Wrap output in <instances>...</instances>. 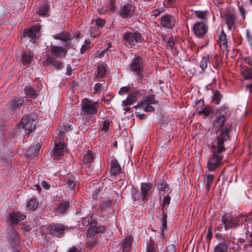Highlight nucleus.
Listing matches in <instances>:
<instances>
[{
  "label": "nucleus",
  "instance_id": "obj_1",
  "mask_svg": "<svg viewBox=\"0 0 252 252\" xmlns=\"http://www.w3.org/2000/svg\"><path fill=\"white\" fill-rule=\"evenodd\" d=\"M230 128L228 125H226L221 131V134L217 136V140L211 148L212 151V156L207 163V168L210 171H214L222 163V157L219 155L225 150L224 142L229 140L228 130Z\"/></svg>",
  "mask_w": 252,
  "mask_h": 252
},
{
  "label": "nucleus",
  "instance_id": "obj_2",
  "mask_svg": "<svg viewBox=\"0 0 252 252\" xmlns=\"http://www.w3.org/2000/svg\"><path fill=\"white\" fill-rule=\"evenodd\" d=\"M81 105V115L90 121L92 120V116L94 115L97 112L98 102L85 98L82 100Z\"/></svg>",
  "mask_w": 252,
  "mask_h": 252
},
{
  "label": "nucleus",
  "instance_id": "obj_3",
  "mask_svg": "<svg viewBox=\"0 0 252 252\" xmlns=\"http://www.w3.org/2000/svg\"><path fill=\"white\" fill-rule=\"evenodd\" d=\"M37 118V115L34 113L23 116L18 125L19 128H24L27 134H30L35 128V125Z\"/></svg>",
  "mask_w": 252,
  "mask_h": 252
},
{
  "label": "nucleus",
  "instance_id": "obj_4",
  "mask_svg": "<svg viewBox=\"0 0 252 252\" xmlns=\"http://www.w3.org/2000/svg\"><path fill=\"white\" fill-rule=\"evenodd\" d=\"M48 230L52 237L61 238L69 230V227L61 223H51L49 225Z\"/></svg>",
  "mask_w": 252,
  "mask_h": 252
},
{
  "label": "nucleus",
  "instance_id": "obj_5",
  "mask_svg": "<svg viewBox=\"0 0 252 252\" xmlns=\"http://www.w3.org/2000/svg\"><path fill=\"white\" fill-rule=\"evenodd\" d=\"M221 220L224 224V230L227 231L232 227L235 228L241 225L244 221V219L240 218V216L233 218L230 216L225 214L221 217Z\"/></svg>",
  "mask_w": 252,
  "mask_h": 252
},
{
  "label": "nucleus",
  "instance_id": "obj_6",
  "mask_svg": "<svg viewBox=\"0 0 252 252\" xmlns=\"http://www.w3.org/2000/svg\"><path fill=\"white\" fill-rule=\"evenodd\" d=\"M123 39L126 43L135 46L137 43H141L143 38L141 34L137 32H128L124 33Z\"/></svg>",
  "mask_w": 252,
  "mask_h": 252
},
{
  "label": "nucleus",
  "instance_id": "obj_7",
  "mask_svg": "<svg viewBox=\"0 0 252 252\" xmlns=\"http://www.w3.org/2000/svg\"><path fill=\"white\" fill-rule=\"evenodd\" d=\"M158 104V101L156 99L154 95L147 96L144 98L143 100L138 103L139 106H141L145 112H154L155 108L152 105Z\"/></svg>",
  "mask_w": 252,
  "mask_h": 252
},
{
  "label": "nucleus",
  "instance_id": "obj_8",
  "mask_svg": "<svg viewBox=\"0 0 252 252\" xmlns=\"http://www.w3.org/2000/svg\"><path fill=\"white\" fill-rule=\"evenodd\" d=\"M105 230L106 228L104 225H98L96 221L93 220L90 223L86 236L87 237L90 238L96 234L104 233Z\"/></svg>",
  "mask_w": 252,
  "mask_h": 252
},
{
  "label": "nucleus",
  "instance_id": "obj_9",
  "mask_svg": "<svg viewBox=\"0 0 252 252\" xmlns=\"http://www.w3.org/2000/svg\"><path fill=\"white\" fill-rule=\"evenodd\" d=\"M25 216L24 214L18 212H10L6 217L7 223L11 224L13 226L17 225L20 221L24 220L25 219Z\"/></svg>",
  "mask_w": 252,
  "mask_h": 252
},
{
  "label": "nucleus",
  "instance_id": "obj_10",
  "mask_svg": "<svg viewBox=\"0 0 252 252\" xmlns=\"http://www.w3.org/2000/svg\"><path fill=\"white\" fill-rule=\"evenodd\" d=\"M64 152V144L61 140L55 141V146L52 151V157L54 159H59L63 156Z\"/></svg>",
  "mask_w": 252,
  "mask_h": 252
},
{
  "label": "nucleus",
  "instance_id": "obj_11",
  "mask_svg": "<svg viewBox=\"0 0 252 252\" xmlns=\"http://www.w3.org/2000/svg\"><path fill=\"white\" fill-rule=\"evenodd\" d=\"M136 10V7L132 4H127L123 6L119 10V15L123 18L131 17Z\"/></svg>",
  "mask_w": 252,
  "mask_h": 252
},
{
  "label": "nucleus",
  "instance_id": "obj_12",
  "mask_svg": "<svg viewBox=\"0 0 252 252\" xmlns=\"http://www.w3.org/2000/svg\"><path fill=\"white\" fill-rule=\"evenodd\" d=\"M160 24L166 28H173L176 24V20L174 16L170 15H166L161 16L159 19Z\"/></svg>",
  "mask_w": 252,
  "mask_h": 252
},
{
  "label": "nucleus",
  "instance_id": "obj_13",
  "mask_svg": "<svg viewBox=\"0 0 252 252\" xmlns=\"http://www.w3.org/2000/svg\"><path fill=\"white\" fill-rule=\"evenodd\" d=\"M53 38L56 40H61L63 42L64 47H68L71 43V35L67 32H62L54 35Z\"/></svg>",
  "mask_w": 252,
  "mask_h": 252
},
{
  "label": "nucleus",
  "instance_id": "obj_14",
  "mask_svg": "<svg viewBox=\"0 0 252 252\" xmlns=\"http://www.w3.org/2000/svg\"><path fill=\"white\" fill-rule=\"evenodd\" d=\"M225 121V116L223 115H220L217 117V118L213 121V129L215 130L218 131L220 128H221L220 132L221 130L225 128L226 125H228L230 127V128L228 130V134L231 129V126L228 124H226L224 126V122ZM221 133H220V134ZM229 136V135L228 134Z\"/></svg>",
  "mask_w": 252,
  "mask_h": 252
},
{
  "label": "nucleus",
  "instance_id": "obj_15",
  "mask_svg": "<svg viewBox=\"0 0 252 252\" xmlns=\"http://www.w3.org/2000/svg\"><path fill=\"white\" fill-rule=\"evenodd\" d=\"M193 30L194 34L197 36L200 37L204 35L207 32V27L204 23L198 22L194 25Z\"/></svg>",
  "mask_w": 252,
  "mask_h": 252
},
{
  "label": "nucleus",
  "instance_id": "obj_16",
  "mask_svg": "<svg viewBox=\"0 0 252 252\" xmlns=\"http://www.w3.org/2000/svg\"><path fill=\"white\" fill-rule=\"evenodd\" d=\"M39 30L40 28L38 26L32 27L29 29L24 31L23 36L24 37H29L32 39L35 38L39 36Z\"/></svg>",
  "mask_w": 252,
  "mask_h": 252
},
{
  "label": "nucleus",
  "instance_id": "obj_17",
  "mask_svg": "<svg viewBox=\"0 0 252 252\" xmlns=\"http://www.w3.org/2000/svg\"><path fill=\"white\" fill-rule=\"evenodd\" d=\"M51 53L54 57L64 58L67 54V50L63 47L58 46H51Z\"/></svg>",
  "mask_w": 252,
  "mask_h": 252
},
{
  "label": "nucleus",
  "instance_id": "obj_18",
  "mask_svg": "<svg viewBox=\"0 0 252 252\" xmlns=\"http://www.w3.org/2000/svg\"><path fill=\"white\" fill-rule=\"evenodd\" d=\"M44 64L46 65H51L60 70L63 68V63L54 57L48 56L44 61Z\"/></svg>",
  "mask_w": 252,
  "mask_h": 252
},
{
  "label": "nucleus",
  "instance_id": "obj_19",
  "mask_svg": "<svg viewBox=\"0 0 252 252\" xmlns=\"http://www.w3.org/2000/svg\"><path fill=\"white\" fill-rule=\"evenodd\" d=\"M130 67L132 71H140L143 70V62L139 56L135 57L132 61Z\"/></svg>",
  "mask_w": 252,
  "mask_h": 252
},
{
  "label": "nucleus",
  "instance_id": "obj_20",
  "mask_svg": "<svg viewBox=\"0 0 252 252\" xmlns=\"http://www.w3.org/2000/svg\"><path fill=\"white\" fill-rule=\"evenodd\" d=\"M151 188L152 185L150 183H142L141 184L140 189L142 193V203H140V204L143 205L144 204V201L147 199V197L150 194Z\"/></svg>",
  "mask_w": 252,
  "mask_h": 252
},
{
  "label": "nucleus",
  "instance_id": "obj_21",
  "mask_svg": "<svg viewBox=\"0 0 252 252\" xmlns=\"http://www.w3.org/2000/svg\"><path fill=\"white\" fill-rule=\"evenodd\" d=\"M110 172L114 176H117L122 173V169L118 160H112L110 164Z\"/></svg>",
  "mask_w": 252,
  "mask_h": 252
},
{
  "label": "nucleus",
  "instance_id": "obj_22",
  "mask_svg": "<svg viewBox=\"0 0 252 252\" xmlns=\"http://www.w3.org/2000/svg\"><path fill=\"white\" fill-rule=\"evenodd\" d=\"M24 102V99L22 97L15 98L10 101L7 105L8 109L10 112H13L15 109L21 106Z\"/></svg>",
  "mask_w": 252,
  "mask_h": 252
},
{
  "label": "nucleus",
  "instance_id": "obj_23",
  "mask_svg": "<svg viewBox=\"0 0 252 252\" xmlns=\"http://www.w3.org/2000/svg\"><path fill=\"white\" fill-rule=\"evenodd\" d=\"M9 241L14 246H16L20 243V239L19 233L12 228L9 235Z\"/></svg>",
  "mask_w": 252,
  "mask_h": 252
},
{
  "label": "nucleus",
  "instance_id": "obj_24",
  "mask_svg": "<svg viewBox=\"0 0 252 252\" xmlns=\"http://www.w3.org/2000/svg\"><path fill=\"white\" fill-rule=\"evenodd\" d=\"M157 184L158 189L165 193H169L172 190V189L169 187L166 181L164 180H158L157 181Z\"/></svg>",
  "mask_w": 252,
  "mask_h": 252
},
{
  "label": "nucleus",
  "instance_id": "obj_25",
  "mask_svg": "<svg viewBox=\"0 0 252 252\" xmlns=\"http://www.w3.org/2000/svg\"><path fill=\"white\" fill-rule=\"evenodd\" d=\"M138 94V92L137 91L133 92L131 94H130L128 95L127 99L123 101L122 104L124 106L132 104L134 102L136 101Z\"/></svg>",
  "mask_w": 252,
  "mask_h": 252
},
{
  "label": "nucleus",
  "instance_id": "obj_26",
  "mask_svg": "<svg viewBox=\"0 0 252 252\" xmlns=\"http://www.w3.org/2000/svg\"><path fill=\"white\" fill-rule=\"evenodd\" d=\"M121 245L124 252L128 251L132 245L131 237L129 235L126 236L122 240Z\"/></svg>",
  "mask_w": 252,
  "mask_h": 252
},
{
  "label": "nucleus",
  "instance_id": "obj_27",
  "mask_svg": "<svg viewBox=\"0 0 252 252\" xmlns=\"http://www.w3.org/2000/svg\"><path fill=\"white\" fill-rule=\"evenodd\" d=\"M71 126L69 125H63L60 126L57 130L60 139H63L64 135L71 130Z\"/></svg>",
  "mask_w": 252,
  "mask_h": 252
},
{
  "label": "nucleus",
  "instance_id": "obj_28",
  "mask_svg": "<svg viewBox=\"0 0 252 252\" xmlns=\"http://www.w3.org/2000/svg\"><path fill=\"white\" fill-rule=\"evenodd\" d=\"M40 148L41 145L39 143L31 146L27 152V155L30 157L37 156L39 154Z\"/></svg>",
  "mask_w": 252,
  "mask_h": 252
},
{
  "label": "nucleus",
  "instance_id": "obj_29",
  "mask_svg": "<svg viewBox=\"0 0 252 252\" xmlns=\"http://www.w3.org/2000/svg\"><path fill=\"white\" fill-rule=\"evenodd\" d=\"M94 160L93 154L91 151H88L87 153L84 154L83 160L85 168L89 167V165Z\"/></svg>",
  "mask_w": 252,
  "mask_h": 252
},
{
  "label": "nucleus",
  "instance_id": "obj_30",
  "mask_svg": "<svg viewBox=\"0 0 252 252\" xmlns=\"http://www.w3.org/2000/svg\"><path fill=\"white\" fill-rule=\"evenodd\" d=\"M66 181L67 187H68L71 192H72L76 185L75 177L72 175L68 174L66 178Z\"/></svg>",
  "mask_w": 252,
  "mask_h": 252
},
{
  "label": "nucleus",
  "instance_id": "obj_31",
  "mask_svg": "<svg viewBox=\"0 0 252 252\" xmlns=\"http://www.w3.org/2000/svg\"><path fill=\"white\" fill-rule=\"evenodd\" d=\"M131 197L133 200V203L136 204V202L138 201H140V199H142V193L140 192L136 188H132L131 189ZM142 203V200L140 202L139 204Z\"/></svg>",
  "mask_w": 252,
  "mask_h": 252
},
{
  "label": "nucleus",
  "instance_id": "obj_32",
  "mask_svg": "<svg viewBox=\"0 0 252 252\" xmlns=\"http://www.w3.org/2000/svg\"><path fill=\"white\" fill-rule=\"evenodd\" d=\"M214 176L213 174L205 175L203 176L204 182L205 184V187L207 188L208 191L210 190L211 186L213 183Z\"/></svg>",
  "mask_w": 252,
  "mask_h": 252
},
{
  "label": "nucleus",
  "instance_id": "obj_33",
  "mask_svg": "<svg viewBox=\"0 0 252 252\" xmlns=\"http://www.w3.org/2000/svg\"><path fill=\"white\" fill-rule=\"evenodd\" d=\"M240 218L244 219L245 221L244 225L248 233L252 232V219H250L249 216H241Z\"/></svg>",
  "mask_w": 252,
  "mask_h": 252
},
{
  "label": "nucleus",
  "instance_id": "obj_34",
  "mask_svg": "<svg viewBox=\"0 0 252 252\" xmlns=\"http://www.w3.org/2000/svg\"><path fill=\"white\" fill-rule=\"evenodd\" d=\"M226 24L227 25L228 29H231L236 22V17L234 15L231 14H227L225 16Z\"/></svg>",
  "mask_w": 252,
  "mask_h": 252
},
{
  "label": "nucleus",
  "instance_id": "obj_35",
  "mask_svg": "<svg viewBox=\"0 0 252 252\" xmlns=\"http://www.w3.org/2000/svg\"><path fill=\"white\" fill-rule=\"evenodd\" d=\"M25 94L32 98H35L38 95V93L31 86H27L24 89Z\"/></svg>",
  "mask_w": 252,
  "mask_h": 252
},
{
  "label": "nucleus",
  "instance_id": "obj_36",
  "mask_svg": "<svg viewBox=\"0 0 252 252\" xmlns=\"http://www.w3.org/2000/svg\"><path fill=\"white\" fill-rule=\"evenodd\" d=\"M22 62L23 65H26L31 63L33 61V57L25 52L21 53Z\"/></svg>",
  "mask_w": 252,
  "mask_h": 252
},
{
  "label": "nucleus",
  "instance_id": "obj_37",
  "mask_svg": "<svg viewBox=\"0 0 252 252\" xmlns=\"http://www.w3.org/2000/svg\"><path fill=\"white\" fill-rule=\"evenodd\" d=\"M69 206L68 201H63L56 207V211L59 213H63L65 212Z\"/></svg>",
  "mask_w": 252,
  "mask_h": 252
},
{
  "label": "nucleus",
  "instance_id": "obj_38",
  "mask_svg": "<svg viewBox=\"0 0 252 252\" xmlns=\"http://www.w3.org/2000/svg\"><path fill=\"white\" fill-rule=\"evenodd\" d=\"M162 217L161 220V225L160 226L161 232L160 234L161 235L163 236L164 233L163 231L165 229H166L167 227V214L164 212L163 209L161 210Z\"/></svg>",
  "mask_w": 252,
  "mask_h": 252
},
{
  "label": "nucleus",
  "instance_id": "obj_39",
  "mask_svg": "<svg viewBox=\"0 0 252 252\" xmlns=\"http://www.w3.org/2000/svg\"><path fill=\"white\" fill-rule=\"evenodd\" d=\"M106 72V65L104 64H99L97 66V72L95 78H101L104 77Z\"/></svg>",
  "mask_w": 252,
  "mask_h": 252
},
{
  "label": "nucleus",
  "instance_id": "obj_40",
  "mask_svg": "<svg viewBox=\"0 0 252 252\" xmlns=\"http://www.w3.org/2000/svg\"><path fill=\"white\" fill-rule=\"evenodd\" d=\"M228 245L225 242L220 243L215 248L214 252H228Z\"/></svg>",
  "mask_w": 252,
  "mask_h": 252
},
{
  "label": "nucleus",
  "instance_id": "obj_41",
  "mask_svg": "<svg viewBox=\"0 0 252 252\" xmlns=\"http://www.w3.org/2000/svg\"><path fill=\"white\" fill-rule=\"evenodd\" d=\"M219 42L220 44L221 48L224 49L227 47V40L226 37V34L223 30L221 31L219 37Z\"/></svg>",
  "mask_w": 252,
  "mask_h": 252
},
{
  "label": "nucleus",
  "instance_id": "obj_42",
  "mask_svg": "<svg viewBox=\"0 0 252 252\" xmlns=\"http://www.w3.org/2000/svg\"><path fill=\"white\" fill-rule=\"evenodd\" d=\"M38 205V202L35 198H32L27 203V207L30 210H34Z\"/></svg>",
  "mask_w": 252,
  "mask_h": 252
},
{
  "label": "nucleus",
  "instance_id": "obj_43",
  "mask_svg": "<svg viewBox=\"0 0 252 252\" xmlns=\"http://www.w3.org/2000/svg\"><path fill=\"white\" fill-rule=\"evenodd\" d=\"M208 63H209V56L203 57L200 63V67L202 70H204L207 67Z\"/></svg>",
  "mask_w": 252,
  "mask_h": 252
},
{
  "label": "nucleus",
  "instance_id": "obj_44",
  "mask_svg": "<svg viewBox=\"0 0 252 252\" xmlns=\"http://www.w3.org/2000/svg\"><path fill=\"white\" fill-rule=\"evenodd\" d=\"M222 97V95L220 92L216 90L213 93V99L215 104H219L220 103Z\"/></svg>",
  "mask_w": 252,
  "mask_h": 252
},
{
  "label": "nucleus",
  "instance_id": "obj_45",
  "mask_svg": "<svg viewBox=\"0 0 252 252\" xmlns=\"http://www.w3.org/2000/svg\"><path fill=\"white\" fill-rule=\"evenodd\" d=\"M242 75L245 79L252 80V69L248 68L242 72Z\"/></svg>",
  "mask_w": 252,
  "mask_h": 252
},
{
  "label": "nucleus",
  "instance_id": "obj_46",
  "mask_svg": "<svg viewBox=\"0 0 252 252\" xmlns=\"http://www.w3.org/2000/svg\"><path fill=\"white\" fill-rule=\"evenodd\" d=\"M204 106V102L202 99H200L197 101L195 104L196 111L199 114H201V112L203 110V109L205 108Z\"/></svg>",
  "mask_w": 252,
  "mask_h": 252
},
{
  "label": "nucleus",
  "instance_id": "obj_47",
  "mask_svg": "<svg viewBox=\"0 0 252 252\" xmlns=\"http://www.w3.org/2000/svg\"><path fill=\"white\" fill-rule=\"evenodd\" d=\"M110 124V122L108 120L103 121L102 127L101 130V132L102 134H105L108 131L109 129Z\"/></svg>",
  "mask_w": 252,
  "mask_h": 252
},
{
  "label": "nucleus",
  "instance_id": "obj_48",
  "mask_svg": "<svg viewBox=\"0 0 252 252\" xmlns=\"http://www.w3.org/2000/svg\"><path fill=\"white\" fill-rule=\"evenodd\" d=\"M147 252H156L155 243L153 240H150L147 245Z\"/></svg>",
  "mask_w": 252,
  "mask_h": 252
},
{
  "label": "nucleus",
  "instance_id": "obj_49",
  "mask_svg": "<svg viewBox=\"0 0 252 252\" xmlns=\"http://www.w3.org/2000/svg\"><path fill=\"white\" fill-rule=\"evenodd\" d=\"M48 10V7L46 4H43L39 6L38 14L39 15H45Z\"/></svg>",
  "mask_w": 252,
  "mask_h": 252
},
{
  "label": "nucleus",
  "instance_id": "obj_50",
  "mask_svg": "<svg viewBox=\"0 0 252 252\" xmlns=\"http://www.w3.org/2000/svg\"><path fill=\"white\" fill-rule=\"evenodd\" d=\"M93 188L95 189V192L98 194L103 190V187L102 183H98L97 184H94Z\"/></svg>",
  "mask_w": 252,
  "mask_h": 252
},
{
  "label": "nucleus",
  "instance_id": "obj_51",
  "mask_svg": "<svg viewBox=\"0 0 252 252\" xmlns=\"http://www.w3.org/2000/svg\"><path fill=\"white\" fill-rule=\"evenodd\" d=\"M207 12L203 11H195L194 14L195 16L202 20H205Z\"/></svg>",
  "mask_w": 252,
  "mask_h": 252
},
{
  "label": "nucleus",
  "instance_id": "obj_52",
  "mask_svg": "<svg viewBox=\"0 0 252 252\" xmlns=\"http://www.w3.org/2000/svg\"><path fill=\"white\" fill-rule=\"evenodd\" d=\"M135 75L137 76V80L139 83H141L143 80L144 74H143V70L140 71H134Z\"/></svg>",
  "mask_w": 252,
  "mask_h": 252
},
{
  "label": "nucleus",
  "instance_id": "obj_53",
  "mask_svg": "<svg viewBox=\"0 0 252 252\" xmlns=\"http://www.w3.org/2000/svg\"><path fill=\"white\" fill-rule=\"evenodd\" d=\"M163 12V9H157L153 10L151 14V17L153 18H155L158 16L161 13Z\"/></svg>",
  "mask_w": 252,
  "mask_h": 252
},
{
  "label": "nucleus",
  "instance_id": "obj_54",
  "mask_svg": "<svg viewBox=\"0 0 252 252\" xmlns=\"http://www.w3.org/2000/svg\"><path fill=\"white\" fill-rule=\"evenodd\" d=\"M101 84L100 83L95 84L94 87V93L95 94H100L101 93Z\"/></svg>",
  "mask_w": 252,
  "mask_h": 252
},
{
  "label": "nucleus",
  "instance_id": "obj_55",
  "mask_svg": "<svg viewBox=\"0 0 252 252\" xmlns=\"http://www.w3.org/2000/svg\"><path fill=\"white\" fill-rule=\"evenodd\" d=\"M220 115H223L225 117L229 113V108L225 106H223L220 109Z\"/></svg>",
  "mask_w": 252,
  "mask_h": 252
},
{
  "label": "nucleus",
  "instance_id": "obj_56",
  "mask_svg": "<svg viewBox=\"0 0 252 252\" xmlns=\"http://www.w3.org/2000/svg\"><path fill=\"white\" fill-rule=\"evenodd\" d=\"M171 197L168 195H166L163 200L162 208L165 207L166 206H168L170 204Z\"/></svg>",
  "mask_w": 252,
  "mask_h": 252
},
{
  "label": "nucleus",
  "instance_id": "obj_57",
  "mask_svg": "<svg viewBox=\"0 0 252 252\" xmlns=\"http://www.w3.org/2000/svg\"><path fill=\"white\" fill-rule=\"evenodd\" d=\"M246 36L247 39L252 49V34L248 30H247L246 31Z\"/></svg>",
  "mask_w": 252,
  "mask_h": 252
},
{
  "label": "nucleus",
  "instance_id": "obj_58",
  "mask_svg": "<svg viewBox=\"0 0 252 252\" xmlns=\"http://www.w3.org/2000/svg\"><path fill=\"white\" fill-rule=\"evenodd\" d=\"M87 41L86 40L85 43L82 46L80 49V53L84 54L89 48V43H87Z\"/></svg>",
  "mask_w": 252,
  "mask_h": 252
},
{
  "label": "nucleus",
  "instance_id": "obj_59",
  "mask_svg": "<svg viewBox=\"0 0 252 252\" xmlns=\"http://www.w3.org/2000/svg\"><path fill=\"white\" fill-rule=\"evenodd\" d=\"M105 24V21L103 19L98 18L95 20V24L98 27H102Z\"/></svg>",
  "mask_w": 252,
  "mask_h": 252
},
{
  "label": "nucleus",
  "instance_id": "obj_60",
  "mask_svg": "<svg viewBox=\"0 0 252 252\" xmlns=\"http://www.w3.org/2000/svg\"><path fill=\"white\" fill-rule=\"evenodd\" d=\"M115 0H110L108 7V9L111 11H114L115 10Z\"/></svg>",
  "mask_w": 252,
  "mask_h": 252
},
{
  "label": "nucleus",
  "instance_id": "obj_61",
  "mask_svg": "<svg viewBox=\"0 0 252 252\" xmlns=\"http://www.w3.org/2000/svg\"><path fill=\"white\" fill-rule=\"evenodd\" d=\"M135 115L137 118L141 120H144L147 118V115L144 113H141L140 112H136Z\"/></svg>",
  "mask_w": 252,
  "mask_h": 252
},
{
  "label": "nucleus",
  "instance_id": "obj_62",
  "mask_svg": "<svg viewBox=\"0 0 252 252\" xmlns=\"http://www.w3.org/2000/svg\"><path fill=\"white\" fill-rule=\"evenodd\" d=\"M129 91V87H122L119 92V93L120 94H126Z\"/></svg>",
  "mask_w": 252,
  "mask_h": 252
},
{
  "label": "nucleus",
  "instance_id": "obj_63",
  "mask_svg": "<svg viewBox=\"0 0 252 252\" xmlns=\"http://www.w3.org/2000/svg\"><path fill=\"white\" fill-rule=\"evenodd\" d=\"M239 10L243 20L245 19V10L243 5H241L239 7Z\"/></svg>",
  "mask_w": 252,
  "mask_h": 252
},
{
  "label": "nucleus",
  "instance_id": "obj_64",
  "mask_svg": "<svg viewBox=\"0 0 252 252\" xmlns=\"http://www.w3.org/2000/svg\"><path fill=\"white\" fill-rule=\"evenodd\" d=\"M245 62L249 65L252 66V58L251 57H246L244 59Z\"/></svg>",
  "mask_w": 252,
  "mask_h": 252
}]
</instances>
